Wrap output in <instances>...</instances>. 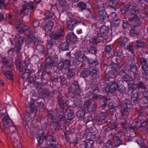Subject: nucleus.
Segmentation results:
<instances>
[{
	"label": "nucleus",
	"mask_w": 148,
	"mask_h": 148,
	"mask_svg": "<svg viewBox=\"0 0 148 148\" xmlns=\"http://www.w3.org/2000/svg\"><path fill=\"white\" fill-rule=\"evenodd\" d=\"M138 121H136V126L132 125L129 127V130L130 131H134L136 127H142L144 129H147L148 128V123L144 119H140V117L138 116Z\"/></svg>",
	"instance_id": "7ed1b4c3"
},
{
	"label": "nucleus",
	"mask_w": 148,
	"mask_h": 148,
	"mask_svg": "<svg viewBox=\"0 0 148 148\" xmlns=\"http://www.w3.org/2000/svg\"><path fill=\"white\" fill-rule=\"evenodd\" d=\"M111 145V142L110 140H108L107 141L106 145V148H109V146Z\"/></svg>",
	"instance_id": "6e6d98bb"
},
{
	"label": "nucleus",
	"mask_w": 148,
	"mask_h": 148,
	"mask_svg": "<svg viewBox=\"0 0 148 148\" xmlns=\"http://www.w3.org/2000/svg\"><path fill=\"white\" fill-rule=\"evenodd\" d=\"M59 104L61 107L64 108L65 107L67 106L68 105V102L66 100H64L63 98L59 99H58Z\"/></svg>",
	"instance_id": "f3484780"
},
{
	"label": "nucleus",
	"mask_w": 148,
	"mask_h": 148,
	"mask_svg": "<svg viewBox=\"0 0 148 148\" xmlns=\"http://www.w3.org/2000/svg\"><path fill=\"white\" fill-rule=\"evenodd\" d=\"M132 98L134 99L133 100L134 101L137 100L138 97V92L136 91H134L132 92Z\"/></svg>",
	"instance_id": "bb28decb"
},
{
	"label": "nucleus",
	"mask_w": 148,
	"mask_h": 148,
	"mask_svg": "<svg viewBox=\"0 0 148 148\" xmlns=\"http://www.w3.org/2000/svg\"><path fill=\"white\" fill-rule=\"evenodd\" d=\"M122 84L119 86V85L118 88L120 92L122 93H124L125 91V87L122 86Z\"/></svg>",
	"instance_id": "c756f323"
},
{
	"label": "nucleus",
	"mask_w": 148,
	"mask_h": 148,
	"mask_svg": "<svg viewBox=\"0 0 148 148\" xmlns=\"http://www.w3.org/2000/svg\"><path fill=\"white\" fill-rule=\"evenodd\" d=\"M128 26L127 21H124L123 23V27L124 28H126Z\"/></svg>",
	"instance_id": "5fc2aeb1"
},
{
	"label": "nucleus",
	"mask_w": 148,
	"mask_h": 148,
	"mask_svg": "<svg viewBox=\"0 0 148 148\" xmlns=\"http://www.w3.org/2000/svg\"><path fill=\"white\" fill-rule=\"evenodd\" d=\"M143 86V84L142 82H140L138 84L136 85V86L138 88H142Z\"/></svg>",
	"instance_id": "bf43d9fd"
},
{
	"label": "nucleus",
	"mask_w": 148,
	"mask_h": 148,
	"mask_svg": "<svg viewBox=\"0 0 148 148\" xmlns=\"http://www.w3.org/2000/svg\"><path fill=\"white\" fill-rule=\"evenodd\" d=\"M117 133L118 134V136H116V135H114V136L113 138L114 140H117L119 139L120 137V133L119 132H118Z\"/></svg>",
	"instance_id": "603ef678"
},
{
	"label": "nucleus",
	"mask_w": 148,
	"mask_h": 148,
	"mask_svg": "<svg viewBox=\"0 0 148 148\" xmlns=\"http://www.w3.org/2000/svg\"><path fill=\"white\" fill-rule=\"evenodd\" d=\"M140 61L143 64H147V60L146 59L144 58H141L140 59Z\"/></svg>",
	"instance_id": "a18cd8bd"
},
{
	"label": "nucleus",
	"mask_w": 148,
	"mask_h": 148,
	"mask_svg": "<svg viewBox=\"0 0 148 148\" xmlns=\"http://www.w3.org/2000/svg\"><path fill=\"white\" fill-rule=\"evenodd\" d=\"M99 9L98 16L100 19L104 22L109 20V17L103 6H97Z\"/></svg>",
	"instance_id": "39448f33"
},
{
	"label": "nucleus",
	"mask_w": 148,
	"mask_h": 148,
	"mask_svg": "<svg viewBox=\"0 0 148 148\" xmlns=\"http://www.w3.org/2000/svg\"><path fill=\"white\" fill-rule=\"evenodd\" d=\"M93 118L91 115L88 116L84 119V122L86 124L88 122L93 120Z\"/></svg>",
	"instance_id": "5701e85b"
},
{
	"label": "nucleus",
	"mask_w": 148,
	"mask_h": 148,
	"mask_svg": "<svg viewBox=\"0 0 148 148\" xmlns=\"http://www.w3.org/2000/svg\"><path fill=\"white\" fill-rule=\"evenodd\" d=\"M106 51L107 52L109 53L111 49V46L110 45H108L106 47Z\"/></svg>",
	"instance_id": "3c124183"
},
{
	"label": "nucleus",
	"mask_w": 148,
	"mask_h": 148,
	"mask_svg": "<svg viewBox=\"0 0 148 148\" xmlns=\"http://www.w3.org/2000/svg\"><path fill=\"white\" fill-rule=\"evenodd\" d=\"M84 107L85 108L88 109V111H94L96 109L95 105L94 104L91 105V102L89 100L86 101L85 102Z\"/></svg>",
	"instance_id": "1a4fd4ad"
},
{
	"label": "nucleus",
	"mask_w": 148,
	"mask_h": 148,
	"mask_svg": "<svg viewBox=\"0 0 148 148\" xmlns=\"http://www.w3.org/2000/svg\"><path fill=\"white\" fill-rule=\"evenodd\" d=\"M143 95L145 98V99L146 100L145 103L148 102V92H144Z\"/></svg>",
	"instance_id": "79ce46f5"
},
{
	"label": "nucleus",
	"mask_w": 148,
	"mask_h": 148,
	"mask_svg": "<svg viewBox=\"0 0 148 148\" xmlns=\"http://www.w3.org/2000/svg\"><path fill=\"white\" fill-rule=\"evenodd\" d=\"M96 49L95 47L93 46L90 47L89 50V52L92 54H94L96 52Z\"/></svg>",
	"instance_id": "72a5a7b5"
},
{
	"label": "nucleus",
	"mask_w": 148,
	"mask_h": 148,
	"mask_svg": "<svg viewBox=\"0 0 148 148\" xmlns=\"http://www.w3.org/2000/svg\"><path fill=\"white\" fill-rule=\"evenodd\" d=\"M3 16L1 14H0V21L3 20Z\"/></svg>",
	"instance_id": "338daca9"
},
{
	"label": "nucleus",
	"mask_w": 148,
	"mask_h": 148,
	"mask_svg": "<svg viewBox=\"0 0 148 148\" xmlns=\"http://www.w3.org/2000/svg\"><path fill=\"white\" fill-rule=\"evenodd\" d=\"M123 82L122 80H120L117 82V84L112 82L108 84L106 88V91L111 93L114 92L118 89L119 85L120 86Z\"/></svg>",
	"instance_id": "20e7f679"
},
{
	"label": "nucleus",
	"mask_w": 148,
	"mask_h": 148,
	"mask_svg": "<svg viewBox=\"0 0 148 148\" xmlns=\"http://www.w3.org/2000/svg\"><path fill=\"white\" fill-rule=\"evenodd\" d=\"M55 141L51 136H48L46 142V146L47 148H58L55 145Z\"/></svg>",
	"instance_id": "0eeeda50"
},
{
	"label": "nucleus",
	"mask_w": 148,
	"mask_h": 148,
	"mask_svg": "<svg viewBox=\"0 0 148 148\" xmlns=\"http://www.w3.org/2000/svg\"><path fill=\"white\" fill-rule=\"evenodd\" d=\"M136 45L137 47H141L143 46V43L140 42L138 41H136Z\"/></svg>",
	"instance_id": "49530a36"
},
{
	"label": "nucleus",
	"mask_w": 148,
	"mask_h": 148,
	"mask_svg": "<svg viewBox=\"0 0 148 148\" xmlns=\"http://www.w3.org/2000/svg\"><path fill=\"white\" fill-rule=\"evenodd\" d=\"M0 107V114L1 115V118L3 122L4 127L5 131L7 134H10L12 132H14L16 129L15 127L13 126V124L9 118L7 114H4L2 112L3 110H5V108L2 109Z\"/></svg>",
	"instance_id": "f257e3e1"
},
{
	"label": "nucleus",
	"mask_w": 148,
	"mask_h": 148,
	"mask_svg": "<svg viewBox=\"0 0 148 148\" xmlns=\"http://www.w3.org/2000/svg\"><path fill=\"white\" fill-rule=\"evenodd\" d=\"M128 86L130 89H133L136 86V85H135L133 83H130L128 84Z\"/></svg>",
	"instance_id": "ea45409f"
},
{
	"label": "nucleus",
	"mask_w": 148,
	"mask_h": 148,
	"mask_svg": "<svg viewBox=\"0 0 148 148\" xmlns=\"http://www.w3.org/2000/svg\"><path fill=\"white\" fill-rule=\"evenodd\" d=\"M121 124L123 127H125V125L126 124V122L124 120V122L121 123Z\"/></svg>",
	"instance_id": "0e129e2a"
},
{
	"label": "nucleus",
	"mask_w": 148,
	"mask_h": 148,
	"mask_svg": "<svg viewBox=\"0 0 148 148\" xmlns=\"http://www.w3.org/2000/svg\"><path fill=\"white\" fill-rule=\"evenodd\" d=\"M119 75L122 77L125 81H127L130 80V76L127 75H125V73L123 71H121L119 73Z\"/></svg>",
	"instance_id": "a211bd4d"
},
{
	"label": "nucleus",
	"mask_w": 148,
	"mask_h": 148,
	"mask_svg": "<svg viewBox=\"0 0 148 148\" xmlns=\"http://www.w3.org/2000/svg\"><path fill=\"white\" fill-rule=\"evenodd\" d=\"M70 66V61L69 60H66L63 63V67L65 69H69Z\"/></svg>",
	"instance_id": "b1692460"
},
{
	"label": "nucleus",
	"mask_w": 148,
	"mask_h": 148,
	"mask_svg": "<svg viewBox=\"0 0 148 148\" xmlns=\"http://www.w3.org/2000/svg\"><path fill=\"white\" fill-rule=\"evenodd\" d=\"M128 108L126 106L125 107H121V112L122 115L125 116L127 115L128 113Z\"/></svg>",
	"instance_id": "aec40b11"
},
{
	"label": "nucleus",
	"mask_w": 148,
	"mask_h": 148,
	"mask_svg": "<svg viewBox=\"0 0 148 148\" xmlns=\"http://www.w3.org/2000/svg\"><path fill=\"white\" fill-rule=\"evenodd\" d=\"M68 119L69 120H71L74 117L73 113L70 111L67 114Z\"/></svg>",
	"instance_id": "2f4dec72"
},
{
	"label": "nucleus",
	"mask_w": 148,
	"mask_h": 148,
	"mask_svg": "<svg viewBox=\"0 0 148 148\" xmlns=\"http://www.w3.org/2000/svg\"><path fill=\"white\" fill-rule=\"evenodd\" d=\"M127 49L130 51L132 53H133L134 52V49L132 48V46L131 45H129L127 46Z\"/></svg>",
	"instance_id": "c03bdc74"
},
{
	"label": "nucleus",
	"mask_w": 148,
	"mask_h": 148,
	"mask_svg": "<svg viewBox=\"0 0 148 148\" xmlns=\"http://www.w3.org/2000/svg\"><path fill=\"white\" fill-rule=\"evenodd\" d=\"M75 56L76 60L79 62H82L86 58L84 52L80 51H77L75 54Z\"/></svg>",
	"instance_id": "9d476101"
},
{
	"label": "nucleus",
	"mask_w": 148,
	"mask_h": 148,
	"mask_svg": "<svg viewBox=\"0 0 148 148\" xmlns=\"http://www.w3.org/2000/svg\"><path fill=\"white\" fill-rule=\"evenodd\" d=\"M60 78L62 82H64V81L65 80V78L63 76H60Z\"/></svg>",
	"instance_id": "e2e57ef3"
},
{
	"label": "nucleus",
	"mask_w": 148,
	"mask_h": 148,
	"mask_svg": "<svg viewBox=\"0 0 148 148\" xmlns=\"http://www.w3.org/2000/svg\"><path fill=\"white\" fill-rule=\"evenodd\" d=\"M120 22V20L119 19L112 20L111 24L114 27H117L119 26Z\"/></svg>",
	"instance_id": "4be33fe9"
},
{
	"label": "nucleus",
	"mask_w": 148,
	"mask_h": 148,
	"mask_svg": "<svg viewBox=\"0 0 148 148\" xmlns=\"http://www.w3.org/2000/svg\"><path fill=\"white\" fill-rule=\"evenodd\" d=\"M80 22L75 19H71V23L69 24L68 29L69 30H72Z\"/></svg>",
	"instance_id": "4468645a"
},
{
	"label": "nucleus",
	"mask_w": 148,
	"mask_h": 148,
	"mask_svg": "<svg viewBox=\"0 0 148 148\" xmlns=\"http://www.w3.org/2000/svg\"><path fill=\"white\" fill-rule=\"evenodd\" d=\"M85 133L86 136V138L88 139H92L95 137V133L92 131V128L87 129L85 131Z\"/></svg>",
	"instance_id": "ddd939ff"
},
{
	"label": "nucleus",
	"mask_w": 148,
	"mask_h": 148,
	"mask_svg": "<svg viewBox=\"0 0 148 148\" xmlns=\"http://www.w3.org/2000/svg\"><path fill=\"white\" fill-rule=\"evenodd\" d=\"M93 143V141L88 139L85 141V146L86 148H92Z\"/></svg>",
	"instance_id": "6ab92c4d"
},
{
	"label": "nucleus",
	"mask_w": 148,
	"mask_h": 148,
	"mask_svg": "<svg viewBox=\"0 0 148 148\" xmlns=\"http://www.w3.org/2000/svg\"><path fill=\"white\" fill-rule=\"evenodd\" d=\"M54 25V23L52 21H48L44 27V28L46 32H50L52 29Z\"/></svg>",
	"instance_id": "2eb2a0df"
},
{
	"label": "nucleus",
	"mask_w": 148,
	"mask_h": 148,
	"mask_svg": "<svg viewBox=\"0 0 148 148\" xmlns=\"http://www.w3.org/2000/svg\"><path fill=\"white\" fill-rule=\"evenodd\" d=\"M40 25L38 20H35L33 23V25L35 27H37L39 26Z\"/></svg>",
	"instance_id": "a19ab883"
},
{
	"label": "nucleus",
	"mask_w": 148,
	"mask_h": 148,
	"mask_svg": "<svg viewBox=\"0 0 148 148\" xmlns=\"http://www.w3.org/2000/svg\"><path fill=\"white\" fill-rule=\"evenodd\" d=\"M4 3L2 1H0V7H1L3 8L4 7Z\"/></svg>",
	"instance_id": "680f3d73"
},
{
	"label": "nucleus",
	"mask_w": 148,
	"mask_h": 148,
	"mask_svg": "<svg viewBox=\"0 0 148 148\" xmlns=\"http://www.w3.org/2000/svg\"><path fill=\"white\" fill-rule=\"evenodd\" d=\"M97 73V71L95 69H93L92 71H90L89 74L91 76H92L95 74Z\"/></svg>",
	"instance_id": "de8ad7c7"
},
{
	"label": "nucleus",
	"mask_w": 148,
	"mask_h": 148,
	"mask_svg": "<svg viewBox=\"0 0 148 148\" xmlns=\"http://www.w3.org/2000/svg\"><path fill=\"white\" fill-rule=\"evenodd\" d=\"M121 11L122 13H125L126 12L129 11L130 14L128 16V18L130 19L132 23L135 24L134 26H136L137 23L138 24L139 20L137 17V15L136 14L138 13L139 11L137 7L128 4L122 7Z\"/></svg>",
	"instance_id": "f03ea898"
},
{
	"label": "nucleus",
	"mask_w": 148,
	"mask_h": 148,
	"mask_svg": "<svg viewBox=\"0 0 148 148\" xmlns=\"http://www.w3.org/2000/svg\"><path fill=\"white\" fill-rule=\"evenodd\" d=\"M137 142L138 144L141 145L143 143V139L141 138H140L137 140Z\"/></svg>",
	"instance_id": "4d7b16f0"
},
{
	"label": "nucleus",
	"mask_w": 148,
	"mask_h": 148,
	"mask_svg": "<svg viewBox=\"0 0 148 148\" xmlns=\"http://www.w3.org/2000/svg\"><path fill=\"white\" fill-rule=\"evenodd\" d=\"M89 73L86 71H82L80 74L81 76H82L83 77H87L88 75V74Z\"/></svg>",
	"instance_id": "58836bf2"
},
{
	"label": "nucleus",
	"mask_w": 148,
	"mask_h": 148,
	"mask_svg": "<svg viewBox=\"0 0 148 148\" xmlns=\"http://www.w3.org/2000/svg\"><path fill=\"white\" fill-rule=\"evenodd\" d=\"M130 35L132 36H136L138 34V33L134 29H132L130 31Z\"/></svg>",
	"instance_id": "f704fd0d"
},
{
	"label": "nucleus",
	"mask_w": 148,
	"mask_h": 148,
	"mask_svg": "<svg viewBox=\"0 0 148 148\" xmlns=\"http://www.w3.org/2000/svg\"><path fill=\"white\" fill-rule=\"evenodd\" d=\"M51 80L52 82H57L58 81V79L55 78L54 76L51 77Z\"/></svg>",
	"instance_id": "13d9d810"
},
{
	"label": "nucleus",
	"mask_w": 148,
	"mask_h": 148,
	"mask_svg": "<svg viewBox=\"0 0 148 148\" xmlns=\"http://www.w3.org/2000/svg\"><path fill=\"white\" fill-rule=\"evenodd\" d=\"M82 29H80L79 30H77V34H80L82 33Z\"/></svg>",
	"instance_id": "69168bd1"
},
{
	"label": "nucleus",
	"mask_w": 148,
	"mask_h": 148,
	"mask_svg": "<svg viewBox=\"0 0 148 148\" xmlns=\"http://www.w3.org/2000/svg\"><path fill=\"white\" fill-rule=\"evenodd\" d=\"M10 137L11 142L12 141L14 143H16L18 141L17 139L13 137L12 136H11Z\"/></svg>",
	"instance_id": "864d4df0"
},
{
	"label": "nucleus",
	"mask_w": 148,
	"mask_h": 148,
	"mask_svg": "<svg viewBox=\"0 0 148 148\" xmlns=\"http://www.w3.org/2000/svg\"><path fill=\"white\" fill-rule=\"evenodd\" d=\"M77 41L75 35L73 33L69 34L67 36L66 41L68 43L73 44Z\"/></svg>",
	"instance_id": "9b49d317"
},
{
	"label": "nucleus",
	"mask_w": 148,
	"mask_h": 148,
	"mask_svg": "<svg viewBox=\"0 0 148 148\" xmlns=\"http://www.w3.org/2000/svg\"><path fill=\"white\" fill-rule=\"evenodd\" d=\"M108 28L106 26H103L100 29L99 32L98 34L99 37H105L107 36L108 33Z\"/></svg>",
	"instance_id": "6e6552de"
},
{
	"label": "nucleus",
	"mask_w": 148,
	"mask_h": 148,
	"mask_svg": "<svg viewBox=\"0 0 148 148\" xmlns=\"http://www.w3.org/2000/svg\"><path fill=\"white\" fill-rule=\"evenodd\" d=\"M146 15L147 16H148V8L146 9Z\"/></svg>",
	"instance_id": "774afa93"
},
{
	"label": "nucleus",
	"mask_w": 148,
	"mask_h": 148,
	"mask_svg": "<svg viewBox=\"0 0 148 148\" xmlns=\"http://www.w3.org/2000/svg\"><path fill=\"white\" fill-rule=\"evenodd\" d=\"M77 6L80 9L83 10L86 8V5L85 3L81 2L78 4Z\"/></svg>",
	"instance_id": "a878e982"
},
{
	"label": "nucleus",
	"mask_w": 148,
	"mask_h": 148,
	"mask_svg": "<svg viewBox=\"0 0 148 148\" xmlns=\"http://www.w3.org/2000/svg\"><path fill=\"white\" fill-rule=\"evenodd\" d=\"M74 69H72L69 71L67 74V77L68 78H70V77H71L75 75V73L74 72Z\"/></svg>",
	"instance_id": "c85d7f7f"
},
{
	"label": "nucleus",
	"mask_w": 148,
	"mask_h": 148,
	"mask_svg": "<svg viewBox=\"0 0 148 148\" xmlns=\"http://www.w3.org/2000/svg\"><path fill=\"white\" fill-rule=\"evenodd\" d=\"M43 134H42L41 136H39V135H37L36 136L37 141L38 143L41 142L42 140H43Z\"/></svg>",
	"instance_id": "4c0bfd02"
},
{
	"label": "nucleus",
	"mask_w": 148,
	"mask_h": 148,
	"mask_svg": "<svg viewBox=\"0 0 148 148\" xmlns=\"http://www.w3.org/2000/svg\"><path fill=\"white\" fill-rule=\"evenodd\" d=\"M111 16L112 18L113 19H115L116 18V16H117V15L116 14V13L115 12H111Z\"/></svg>",
	"instance_id": "09e8293b"
},
{
	"label": "nucleus",
	"mask_w": 148,
	"mask_h": 148,
	"mask_svg": "<svg viewBox=\"0 0 148 148\" xmlns=\"http://www.w3.org/2000/svg\"><path fill=\"white\" fill-rule=\"evenodd\" d=\"M66 3V2L65 0H60L59 1V4L61 6L64 5Z\"/></svg>",
	"instance_id": "8fccbe9b"
},
{
	"label": "nucleus",
	"mask_w": 148,
	"mask_h": 148,
	"mask_svg": "<svg viewBox=\"0 0 148 148\" xmlns=\"http://www.w3.org/2000/svg\"><path fill=\"white\" fill-rule=\"evenodd\" d=\"M4 74L7 78L11 80L12 79V74L10 71H6L4 73Z\"/></svg>",
	"instance_id": "cd10ccee"
},
{
	"label": "nucleus",
	"mask_w": 148,
	"mask_h": 148,
	"mask_svg": "<svg viewBox=\"0 0 148 148\" xmlns=\"http://www.w3.org/2000/svg\"><path fill=\"white\" fill-rule=\"evenodd\" d=\"M29 71L27 70L24 69L23 70H21V72H22L23 78L27 79L29 76V73H28Z\"/></svg>",
	"instance_id": "412c9836"
},
{
	"label": "nucleus",
	"mask_w": 148,
	"mask_h": 148,
	"mask_svg": "<svg viewBox=\"0 0 148 148\" xmlns=\"http://www.w3.org/2000/svg\"><path fill=\"white\" fill-rule=\"evenodd\" d=\"M84 114V112L82 110L78 111L77 113V115L78 117H81L83 116Z\"/></svg>",
	"instance_id": "c9c22d12"
},
{
	"label": "nucleus",
	"mask_w": 148,
	"mask_h": 148,
	"mask_svg": "<svg viewBox=\"0 0 148 148\" xmlns=\"http://www.w3.org/2000/svg\"><path fill=\"white\" fill-rule=\"evenodd\" d=\"M142 68L144 70L145 73H148V64H143L142 66Z\"/></svg>",
	"instance_id": "473e14b6"
},
{
	"label": "nucleus",
	"mask_w": 148,
	"mask_h": 148,
	"mask_svg": "<svg viewBox=\"0 0 148 148\" xmlns=\"http://www.w3.org/2000/svg\"><path fill=\"white\" fill-rule=\"evenodd\" d=\"M45 15L47 18H51L53 16V14L49 11H47L46 12Z\"/></svg>",
	"instance_id": "37998d69"
},
{
	"label": "nucleus",
	"mask_w": 148,
	"mask_h": 148,
	"mask_svg": "<svg viewBox=\"0 0 148 148\" xmlns=\"http://www.w3.org/2000/svg\"><path fill=\"white\" fill-rule=\"evenodd\" d=\"M127 42V39L126 38H124L123 40L119 42V44L122 47H124L125 45Z\"/></svg>",
	"instance_id": "e433bc0d"
},
{
	"label": "nucleus",
	"mask_w": 148,
	"mask_h": 148,
	"mask_svg": "<svg viewBox=\"0 0 148 148\" xmlns=\"http://www.w3.org/2000/svg\"><path fill=\"white\" fill-rule=\"evenodd\" d=\"M63 46H66V47L64 48L63 49V50H68V44H63Z\"/></svg>",
	"instance_id": "052dcab7"
},
{
	"label": "nucleus",
	"mask_w": 148,
	"mask_h": 148,
	"mask_svg": "<svg viewBox=\"0 0 148 148\" xmlns=\"http://www.w3.org/2000/svg\"><path fill=\"white\" fill-rule=\"evenodd\" d=\"M99 91L97 89H95L93 90L92 93L90 95L91 96L92 95H93V97L94 98H99V97L98 95H99Z\"/></svg>",
	"instance_id": "393cba45"
},
{
	"label": "nucleus",
	"mask_w": 148,
	"mask_h": 148,
	"mask_svg": "<svg viewBox=\"0 0 148 148\" xmlns=\"http://www.w3.org/2000/svg\"><path fill=\"white\" fill-rule=\"evenodd\" d=\"M119 0H109L108 2V4L109 6L111 7L110 10H112V9L116 10L118 8V3Z\"/></svg>",
	"instance_id": "f8f14e48"
},
{
	"label": "nucleus",
	"mask_w": 148,
	"mask_h": 148,
	"mask_svg": "<svg viewBox=\"0 0 148 148\" xmlns=\"http://www.w3.org/2000/svg\"><path fill=\"white\" fill-rule=\"evenodd\" d=\"M68 90L70 93H79L80 92V89L77 81L74 82L68 88Z\"/></svg>",
	"instance_id": "423d86ee"
},
{
	"label": "nucleus",
	"mask_w": 148,
	"mask_h": 148,
	"mask_svg": "<svg viewBox=\"0 0 148 148\" xmlns=\"http://www.w3.org/2000/svg\"><path fill=\"white\" fill-rule=\"evenodd\" d=\"M107 116V114L105 112H102L99 115V116L101 120L105 119Z\"/></svg>",
	"instance_id": "7c9ffc66"
},
{
	"label": "nucleus",
	"mask_w": 148,
	"mask_h": 148,
	"mask_svg": "<svg viewBox=\"0 0 148 148\" xmlns=\"http://www.w3.org/2000/svg\"><path fill=\"white\" fill-rule=\"evenodd\" d=\"M64 34V30L63 29L59 30L55 34L53 38L56 40L58 39Z\"/></svg>",
	"instance_id": "dca6fc26"
}]
</instances>
